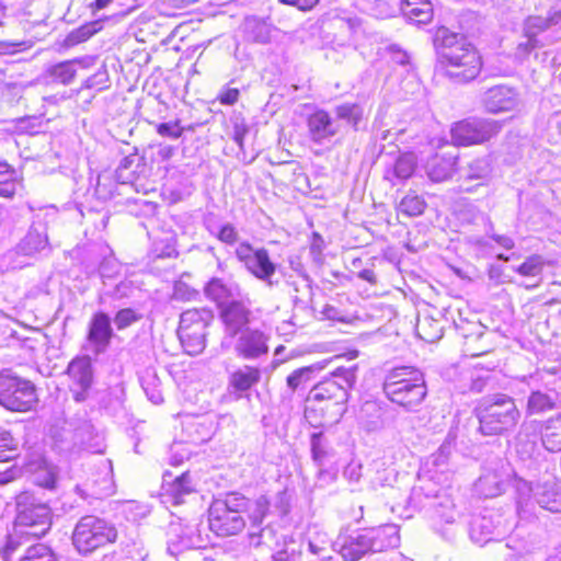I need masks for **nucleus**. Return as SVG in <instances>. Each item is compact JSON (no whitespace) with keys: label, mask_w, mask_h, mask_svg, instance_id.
Instances as JSON below:
<instances>
[{"label":"nucleus","mask_w":561,"mask_h":561,"mask_svg":"<svg viewBox=\"0 0 561 561\" xmlns=\"http://www.w3.org/2000/svg\"><path fill=\"white\" fill-rule=\"evenodd\" d=\"M76 59L66 60L58 62L56 65L50 66L46 73L51 79L53 82L61 83L64 85L70 84L77 73V69L75 68Z\"/></svg>","instance_id":"34"},{"label":"nucleus","mask_w":561,"mask_h":561,"mask_svg":"<svg viewBox=\"0 0 561 561\" xmlns=\"http://www.w3.org/2000/svg\"><path fill=\"white\" fill-rule=\"evenodd\" d=\"M500 129L496 121L471 117L455 123L450 135L456 146H472L490 140Z\"/></svg>","instance_id":"10"},{"label":"nucleus","mask_w":561,"mask_h":561,"mask_svg":"<svg viewBox=\"0 0 561 561\" xmlns=\"http://www.w3.org/2000/svg\"><path fill=\"white\" fill-rule=\"evenodd\" d=\"M245 499L239 493H219L209 507V513L218 522H228V535L240 533L244 527L243 519L238 515L245 507Z\"/></svg>","instance_id":"12"},{"label":"nucleus","mask_w":561,"mask_h":561,"mask_svg":"<svg viewBox=\"0 0 561 561\" xmlns=\"http://www.w3.org/2000/svg\"><path fill=\"white\" fill-rule=\"evenodd\" d=\"M312 459L317 465L322 466L330 456L328 442L321 432L311 435Z\"/></svg>","instance_id":"37"},{"label":"nucleus","mask_w":561,"mask_h":561,"mask_svg":"<svg viewBox=\"0 0 561 561\" xmlns=\"http://www.w3.org/2000/svg\"><path fill=\"white\" fill-rule=\"evenodd\" d=\"M19 469L10 468L3 472H0V485L5 484L15 479Z\"/></svg>","instance_id":"60"},{"label":"nucleus","mask_w":561,"mask_h":561,"mask_svg":"<svg viewBox=\"0 0 561 561\" xmlns=\"http://www.w3.org/2000/svg\"><path fill=\"white\" fill-rule=\"evenodd\" d=\"M280 2L289 5L297 7L299 10L307 11L312 9L319 0H279Z\"/></svg>","instance_id":"57"},{"label":"nucleus","mask_w":561,"mask_h":561,"mask_svg":"<svg viewBox=\"0 0 561 561\" xmlns=\"http://www.w3.org/2000/svg\"><path fill=\"white\" fill-rule=\"evenodd\" d=\"M474 413L479 420V431L486 436L512 432L522 416L514 398L505 393L482 398Z\"/></svg>","instance_id":"2"},{"label":"nucleus","mask_w":561,"mask_h":561,"mask_svg":"<svg viewBox=\"0 0 561 561\" xmlns=\"http://www.w3.org/2000/svg\"><path fill=\"white\" fill-rule=\"evenodd\" d=\"M334 114L337 119L345 122L354 130L359 128V124L365 118V111L362 104L345 102L334 107Z\"/></svg>","instance_id":"31"},{"label":"nucleus","mask_w":561,"mask_h":561,"mask_svg":"<svg viewBox=\"0 0 561 561\" xmlns=\"http://www.w3.org/2000/svg\"><path fill=\"white\" fill-rule=\"evenodd\" d=\"M492 239L506 250H511L515 245L513 239L507 236L493 234Z\"/></svg>","instance_id":"59"},{"label":"nucleus","mask_w":561,"mask_h":561,"mask_svg":"<svg viewBox=\"0 0 561 561\" xmlns=\"http://www.w3.org/2000/svg\"><path fill=\"white\" fill-rule=\"evenodd\" d=\"M28 493H20L16 497L18 515L14 531L9 537L7 551H14L24 538H41L51 525L50 508L43 503H24Z\"/></svg>","instance_id":"4"},{"label":"nucleus","mask_w":561,"mask_h":561,"mask_svg":"<svg viewBox=\"0 0 561 561\" xmlns=\"http://www.w3.org/2000/svg\"><path fill=\"white\" fill-rule=\"evenodd\" d=\"M425 497L439 519L447 524L454 523L457 513L449 493H425Z\"/></svg>","instance_id":"26"},{"label":"nucleus","mask_w":561,"mask_h":561,"mask_svg":"<svg viewBox=\"0 0 561 561\" xmlns=\"http://www.w3.org/2000/svg\"><path fill=\"white\" fill-rule=\"evenodd\" d=\"M67 373L72 380L70 390L76 401L85 400V393L92 385L93 374L89 357H77L68 365Z\"/></svg>","instance_id":"13"},{"label":"nucleus","mask_w":561,"mask_h":561,"mask_svg":"<svg viewBox=\"0 0 561 561\" xmlns=\"http://www.w3.org/2000/svg\"><path fill=\"white\" fill-rule=\"evenodd\" d=\"M27 471L32 473L33 482L45 489H55L57 480V468L42 459L27 466Z\"/></svg>","instance_id":"27"},{"label":"nucleus","mask_w":561,"mask_h":561,"mask_svg":"<svg viewBox=\"0 0 561 561\" xmlns=\"http://www.w3.org/2000/svg\"><path fill=\"white\" fill-rule=\"evenodd\" d=\"M367 534L364 530L355 536H350L341 546L340 553L345 561H358L365 554L371 552V546L367 540Z\"/></svg>","instance_id":"24"},{"label":"nucleus","mask_w":561,"mask_h":561,"mask_svg":"<svg viewBox=\"0 0 561 561\" xmlns=\"http://www.w3.org/2000/svg\"><path fill=\"white\" fill-rule=\"evenodd\" d=\"M20 561H58L53 550L43 545L37 543L28 547Z\"/></svg>","instance_id":"39"},{"label":"nucleus","mask_w":561,"mask_h":561,"mask_svg":"<svg viewBox=\"0 0 561 561\" xmlns=\"http://www.w3.org/2000/svg\"><path fill=\"white\" fill-rule=\"evenodd\" d=\"M482 104L490 113L513 111L517 104L516 92L506 85H495L488 89L482 96Z\"/></svg>","instance_id":"16"},{"label":"nucleus","mask_w":561,"mask_h":561,"mask_svg":"<svg viewBox=\"0 0 561 561\" xmlns=\"http://www.w3.org/2000/svg\"><path fill=\"white\" fill-rule=\"evenodd\" d=\"M415 330L419 337L428 343H434L443 336L440 322L431 317L419 319Z\"/></svg>","instance_id":"35"},{"label":"nucleus","mask_w":561,"mask_h":561,"mask_svg":"<svg viewBox=\"0 0 561 561\" xmlns=\"http://www.w3.org/2000/svg\"><path fill=\"white\" fill-rule=\"evenodd\" d=\"M457 156L436 154L432 157L426 164V173L433 182H443L451 178L457 163Z\"/></svg>","instance_id":"22"},{"label":"nucleus","mask_w":561,"mask_h":561,"mask_svg":"<svg viewBox=\"0 0 561 561\" xmlns=\"http://www.w3.org/2000/svg\"><path fill=\"white\" fill-rule=\"evenodd\" d=\"M450 456V446L449 445H442L436 454L432 456L433 463L435 466H443L447 462L448 458Z\"/></svg>","instance_id":"55"},{"label":"nucleus","mask_w":561,"mask_h":561,"mask_svg":"<svg viewBox=\"0 0 561 561\" xmlns=\"http://www.w3.org/2000/svg\"><path fill=\"white\" fill-rule=\"evenodd\" d=\"M244 33L247 38L254 43L266 44L271 39V26L254 16L245 19Z\"/></svg>","instance_id":"32"},{"label":"nucleus","mask_w":561,"mask_h":561,"mask_svg":"<svg viewBox=\"0 0 561 561\" xmlns=\"http://www.w3.org/2000/svg\"><path fill=\"white\" fill-rule=\"evenodd\" d=\"M205 293L207 297L220 304L232 296V289L220 278L209 280L205 287Z\"/></svg>","instance_id":"40"},{"label":"nucleus","mask_w":561,"mask_h":561,"mask_svg":"<svg viewBox=\"0 0 561 561\" xmlns=\"http://www.w3.org/2000/svg\"><path fill=\"white\" fill-rule=\"evenodd\" d=\"M394 10L391 5H389L387 2H383L381 3L377 11H376V15L379 16V18H389L393 14Z\"/></svg>","instance_id":"61"},{"label":"nucleus","mask_w":561,"mask_h":561,"mask_svg":"<svg viewBox=\"0 0 561 561\" xmlns=\"http://www.w3.org/2000/svg\"><path fill=\"white\" fill-rule=\"evenodd\" d=\"M362 465L351 461L344 469V477L350 481H358L362 476Z\"/></svg>","instance_id":"53"},{"label":"nucleus","mask_w":561,"mask_h":561,"mask_svg":"<svg viewBox=\"0 0 561 561\" xmlns=\"http://www.w3.org/2000/svg\"><path fill=\"white\" fill-rule=\"evenodd\" d=\"M557 408L556 398L542 391H533L527 400V414H542Z\"/></svg>","instance_id":"33"},{"label":"nucleus","mask_w":561,"mask_h":561,"mask_svg":"<svg viewBox=\"0 0 561 561\" xmlns=\"http://www.w3.org/2000/svg\"><path fill=\"white\" fill-rule=\"evenodd\" d=\"M113 0H95L94 8L96 10H102L106 8Z\"/></svg>","instance_id":"63"},{"label":"nucleus","mask_w":561,"mask_h":561,"mask_svg":"<svg viewBox=\"0 0 561 561\" xmlns=\"http://www.w3.org/2000/svg\"><path fill=\"white\" fill-rule=\"evenodd\" d=\"M307 127L310 139L321 144L334 137L339 133V125L324 110H317L307 118Z\"/></svg>","instance_id":"17"},{"label":"nucleus","mask_w":561,"mask_h":561,"mask_svg":"<svg viewBox=\"0 0 561 561\" xmlns=\"http://www.w3.org/2000/svg\"><path fill=\"white\" fill-rule=\"evenodd\" d=\"M173 297L176 300H195L198 297V291L191 288L185 283H178L174 286Z\"/></svg>","instance_id":"49"},{"label":"nucleus","mask_w":561,"mask_h":561,"mask_svg":"<svg viewBox=\"0 0 561 561\" xmlns=\"http://www.w3.org/2000/svg\"><path fill=\"white\" fill-rule=\"evenodd\" d=\"M111 337L110 317L104 312L95 313L90 322L88 340L98 348H104L110 343Z\"/></svg>","instance_id":"23"},{"label":"nucleus","mask_w":561,"mask_h":561,"mask_svg":"<svg viewBox=\"0 0 561 561\" xmlns=\"http://www.w3.org/2000/svg\"><path fill=\"white\" fill-rule=\"evenodd\" d=\"M545 266V260L539 254L528 256L524 263H522L516 272L523 276H537L539 275Z\"/></svg>","instance_id":"45"},{"label":"nucleus","mask_w":561,"mask_h":561,"mask_svg":"<svg viewBox=\"0 0 561 561\" xmlns=\"http://www.w3.org/2000/svg\"><path fill=\"white\" fill-rule=\"evenodd\" d=\"M36 402L34 386L24 379L8 373L0 374V404L10 410L24 412Z\"/></svg>","instance_id":"9"},{"label":"nucleus","mask_w":561,"mask_h":561,"mask_svg":"<svg viewBox=\"0 0 561 561\" xmlns=\"http://www.w3.org/2000/svg\"><path fill=\"white\" fill-rule=\"evenodd\" d=\"M116 538L117 530L112 524L92 515L80 518L72 534L73 546L81 554L91 553Z\"/></svg>","instance_id":"6"},{"label":"nucleus","mask_w":561,"mask_h":561,"mask_svg":"<svg viewBox=\"0 0 561 561\" xmlns=\"http://www.w3.org/2000/svg\"><path fill=\"white\" fill-rule=\"evenodd\" d=\"M358 277L363 280H366L370 284H376L377 278L373 270L365 268L358 273Z\"/></svg>","instance_id":"62"},{"label":"nucleus","mask_w":561,"mask_h":561,"mask_svg":"<svg viewBox=\"0 0 561 561\" xmlns=\"http://www.w3.org/2000/svg\"><path fill=\"white\" fill-rule=\"evenodd\" d=\"M314 370V366H306L294 370L286 379L288 388L294 392L305 387L312 379Z\"/></svg>","instance_id":"41"},{"label":"nucleus","mask_w":561,"mask_h":561,"mask_svg":"<svg viewBox=\"0 0 561 561\" xmlns=\"http://www.w3.org/2000/svg\"><path fill=\"white\" fill-rule=\"evenodd\" d=\"M237 354L245 359H254L268 352L265 335L259 330H244L236 343Z\"/></svg>","instance_id":"18"},{"label":"nucleus","mask_w":561,"mask_h":561,"mask_svg":"<svg viewBox=\"0 0 561 561\" xmlns=\"http://www.w3.org/2000/svg\"><path fill=\"white\" fill-rule=\"evenodd\" d=\"M261 377L262 371L259 367L243 365L229 374L228 389L241 398L244 392L260 382Z\"/></svg>","instance_id":"19"},{"label":"nucleus","mask_w":561,"mask_h":561,"mask_svg":"<svg viewBox=\"0 0 561 561\" xmlns=\"http://www.w3.org/2000/svg\"><path fill=\"white\" fill-rule=\"evenodd\" d=\"M47 244L48 239L45 232L38 231L37 229H31L18 243L15 252L24 256H33L44 250Z\"/></svg>","instance_id":"30"},{"label":"nucleus","mask_w":561,"mask_h":561,"mask_svg":"<svg viewBox=\"0 0 561 561\" xmlns=\"http://www.w3.org/2000/svg\"><path fill=\"white\" fill-rule=\"evenodd\" d=\"M415 165L414 156L412 153H404L397 159L392 174L400 180H407L414 173Z\"/></svg>","instance_id":"38"},{"label":"nucleus","mask_w":561,"mask_h":561,"mask_svg":"<svg viewBox=\"0 0 561 561\" xmlns=\"http://www.w3.org/2000/svg\"><path fill=\"white\" fill-rule=\"evenodd\" d=\"M125 512L130 514L134 519H138L147 516L150 512V508L145 504L128 502L126 504Z\"/></svg>","instance_id":"51"},{"label":"nucleus","mask_w":561,"mask_h":561,"mask_svg":"<svg viewBox=\"0 0 561 561\" xmlns=\"http://www.w3.org/2000/svg\"><path fill=\"white\" fill-rule=\"evenodd\" d=\"M518 500V514L527 518L536 515L535 506L551 513H561V493H523Z\"/></svg>","instance_id":"14"},{"label":"nucleus","mask_w":561,"mask_h":561,"mask_svg":"<svg viewBox=\"0 0 561 561\" xmlns=\"http://www.w3.org/2000/svg\"><path fill=\"white\" fill-rule=\"evenodd\" d=\"M96 25H98L96 22L81 25L80 27L73 30L72 32H70L68 34V36L66 38V43L68 45L73 46V45H77V44L88 41L93 34H95L98 32Z\"/></svg>","instance_id":"46"},{"label":"nucleus","mask_w":561,"mask_h":561,"mask_svg":"<svg viewBox=\"0 0 561 561\" xmlns=\"http://www.w3.org/2000/svg\"><path fill=\"white\" fill-rule=\"evenodd\" d=\"M250 310L240 301H231L221 310V318L226 327V332L230 336L241 333L249 323Z\"/></svg>","instance_id":"20"},{"label":"nucleus","mask_w":561,"mask_h":561,"mask_svg":"<svg viewBox=\"0 0 561 561\" xmlns=\"http://www.w3.org/2000/svg\"><path fill=\"white\" fill-rule=\"evenodd\" d=\"M140 319L141 316L138 314L134 309L125 308L116 313L114 318V323L118 330H123L131 325L133 323L139 321Z\"/></svg>","instance_id":"47"},{"label":"nucleus","mask_w":561,"mask_h":561,"mask_svg":"<svg viewBox=\"0 0 561 561\" xmlns=\"http://www.w3.org/2000/svg\"><path fill=\"white\" fill-rule=\"evenodd\" d=\"M382 388L391 402L407 410L419 407L427 393L424 375L411 366L396 367L390 370Z\"/></svg>","instance_id":"3"},{"label":"nucleus","mask_w":561,"mask_h":561,"mask_svg":"<svg viewBox=\"0 0 561 561\" xmlns=\"http://www.w3.org/2000/svg\"><path fill=\"white\" fill-rule=\"evenodd\" d=\"M561 23V9L550 8L545 15L533 14L523 22V34L526 37L525 43L517 46L520 55H527L537 47L551 45L561 38L557 35L556 27Z\"/></svg>","instance_id":"5"},{"label":"nucleus","mask_w":561,"mask_h":561,"mask_svg":"<svg viewBox=\"0 0 561 561\" xmlns=\"http://www.w3.org/2000/svg\"><path fill=\"white\" fill-rule=\"evenodd\" d=\"M437 57L446 76L457 83L478 77L482 68L478 50L462 35L439 28L435 36Z\"/></svg>","instance_id":"1"},{"label":"nucleus","mask_w":561,"mask_h":561,"mask_svg":"<svg viewBox=\"0 0 561 561\" xmlns=\"http://www.w3.org/2000/svg\"><path fill=\"white\" fill-rule=\"evenodd\" d=\"M239 90L236 88H229L222 91L219 95V101L221 104L233 105L237 103L239 99Z\"/></svg>","instance_id":"54"},{"label":"nucleus","mask_w":561,"mask_h":561,"mask_svg":"<svg viewBox=\"0 0 561 561\" xmlns=\"http://www.w3.org/2000/svg\"><path fill=\"white\" fill-rule=\"evenodd\" d=\"M217 238L224 243L233 244L238 240V232L231 224H226L220 228Z\"/></svg>","instance_id":"50"},{"label":"nucleus","mask_w":561,"mask_h":561,"mask_svg":"<svg viewBox=\"0 0 561 561\" xmlns=\"http://www.w3.org/2000/svg\"><path fill=\"white\" fill-rule=\"evenodd\" d=\"M391 561H412L410 558L401 554V553H397L392 559Z\"/></svg>","instance_id":"64"},{"label":"nucleus","mask_w":561,"mask_h":561,"mask_svg":"<svg viewBox=\"0 0 561 561\" xmlns=\"http://www.w3.org/2000/svg\"><path fill=\"white\" fill-rule=\"evenodd\" d=\"M492 171L490 157L474 158L463 168L462 179L463 181H480L478 185H483L491 179Z\"/></svg>","instance_id":"25"},{"label":"nucleus","mask_w":561,"mask_h":561,"mask_svg":"<svg viewBox=\"0 0 561 561\" xmlns=\"http://www.w3.org/2000/svg\"><path fill=\"white\" fill-rule=\"evenodd\" d=\"M425 202L417 195L409 194L399 204V210L410 217L420 216L425 209Z\"/></svg>","instance_id":"42"},{"label":"nucleus","mask_w":561,"mask_h":561,"mask_svg":"<svg viewBox=\"0 0 561 561\" xmlns=\"http://www.w3.org/2000/svg\"><path fill=\"white\" fill-rule=\"evenodd\" d=\"M401 11L414 23L425 24L433 18V5L428 0H403Z\"/></svg>","instance_id":"28"},{"label":"nucleus","mask_w":561,"mask_h":561,"mask_svg":"<svg viewBox=\"0 0 561 561\" xmlns=\"http://www.w3.org/2000/svg\"><path fill=\"white\" fill-rule=\"evenodd\" d=\"M236 257L242 266L255 278L274 285L273 276L276 273V264L272 262L265 248H253L249 242H241L234 250Z\"/></svg>","instance_id":"11"},{"label":"nucleus","mask_w":561,"mask_h":561,"mask_svg":"<svg viewBox=\"0 0 561 561\" xmlns=\"http://www.w3.org/2000/svg\"><path fill=\"white\" fill-rule=\"evenodd\" d=\"M157 133L162 137H170L178 139L183 134V128L180 126L179 121L162 123L157 125Z\"/></svg>","instance_id":"48"},{"label":"nucleus","mask_w":561,"mask_h":561,"mask_svg":"<svg viewBox=\"0 0 561 561\" xmlns=\"http://www.w3.org/2000/svg\"><path fill=\"white\" fill-rule=\"evenodd\" d=\"M131 293L130 282H121L115 286L114 296L117 298L126 297Z\"/></svg>","instance_id":"58"},{"label":"nucleus","mask_w":561,"mask_h":561,"mask_svg":"<svg viewBox=\"0 0 561 561\" xmlns=\"http://www.w3.org/2000/svg\"><path fill=\"white\" fill-rule=\"evenodd\" d=\"M162 484L163 486L169 485L171 491H192L188 472H182L180 476L173 477L170 471H165L162 477Z\"/></svg>","instance_id":"44"},{"label":"nucleus","mask_w":561,"mask_h":561,"mask_svg":"<svg viewBox=\"0 0 561 561\" xmlns=\"http://www.w3.org/2000/svg\"><path fill=\"white\" fill-rule=\"evenodd\" d=\"M18 187L16 179H11L9 181H2L0 184V196L10 198L12 197Z\"/></svg>","instance_id":"56"},{"label":"nucleus","mask_w":561,"mask_h":561,"mask_svg":"<svg viewBox=\"0 0 561 561\" xmlns=\"http://www.w3.org/2000/svg\"><path fill=\"white\" fill-rule=\"evenodd\" d=\"M541 440L547 450L561 451V413L545 421L541 427Z\"/></svg>","instance_id":"29"},{"label":"nucleus","mask_w":561,"mask_h":561,"mask_svg":"<svg viewBox=\"0 0 561 561\" xmlns=\"http://www.w3.org/2000/svg\"><path fill=\"white\" fill-rule=\"evenodd\" d=\"M214 316L207 309H188L182 312L178 335L186 353L197 355L206 346V329Z\"/></svg>","instance_id":"7"},{"label":"nucleus","mask_w":561,"mask_h":561,"mask_svg":"<svg viewBox=\"0 0 561 561\" xmlns=\"http://www.w3.org/2000/svg\"><path fill=\"white\" fill-rule=\"evenodd\" d=\"M367 540L371 546L373 553L381 552L389 548H396L400 543L399 529L396 525L389 524L377 528L365 529Z\"/></svg>","instance_id":"21"},{"label":"nucleus","mask_w":561,"mask_h":561,"mask_svg":"<svg viewBox=\"0 0 561 561\" xmlns=\"http://www.w3.org/2000/svg\"><path fill=\"white\" fill-rule=\"evenodd\" d=\"M356 366L336 368L311 389L310 400L317 402L334 401L336 404L345 403L348 399V391L356 382Z\"/></svg>","instance_id":"8"},{"label":"nucleus","mask_w":561,"mask_h":561,"mask_svg":"<svg viewBox=\"0 0 561 561\" xmlns=\"http://www.w3.org/2000/svg\"><path fill=\"white\" fill-rule=\"evenodd\" d=\"M477 488L496 489L499 491H507L510 489L524 491L526 489H533L528 481L510 471H488L479 478Z\"/></svg>","instance_id":"15"},{"label":"nucleus","mask_w":561,"mask_h":561,"mask_svg":"<svg viewBox=\"0 0 561 561\" xmlns=\"http://www.w3.org/2000/svg\"><path fill=\"white\" fill-rule=\"evenodd\" d=\"M16 446L11 433L0 428V462L12 460L16 456Z\"/></svg>","instance_id":"43"},{"label":"nucleus","mask_w":561,"mask_h":561,"mask_svg":"<svg viewBox=\"0 0 561 561\" xmlns=\"http://www.w3.org/2000/svg\"><path fill=\"white\" fill-rule=\"evenodd\" d=\"M388 50L390 51L391 58L396 64L402 65V66L409 64L410 57H409L408 53L402 50L399 46L390 45L388 47Z\"/></svg>","instance_id":"52"},{"label":"nucleus","mask_w":561,"mask_h":561,"mask_svg":"<svg viewBox=\"0 0 561 561\" xmlns=\"http://www.w3.org/2000/svg\"><path fill=\"white\" fill-rule=\"evenodd\" d=\"M180 526L178 525H172L169 530L170 538L168 543V552L172 556H176L180 551L193 547V540L188 533L180 536Z\"/></svg>","instance_id":"36"}]
</instances>
